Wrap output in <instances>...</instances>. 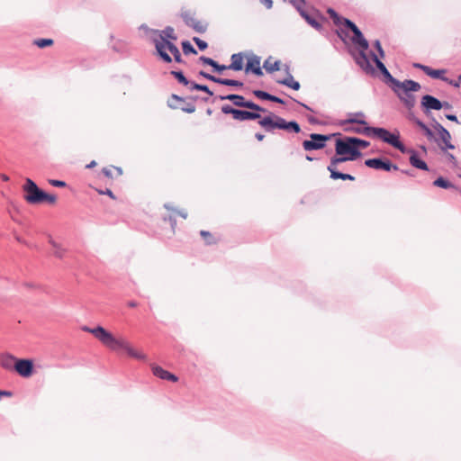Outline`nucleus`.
<instances>
[{"mask_svg":"<svg viewBox=\"0 0 461 461\" xmlns=\"http://www.w3.org/2000/svg\"><path fill=\"white\" fill-rule=\"evenodd\" d=\"M263 68L268 72L273 73L280 69V61L276 60L274 62L270 61V59L265 60Z\"/></svg>","mask_w":461,"mask_h":461,"instance_id":"obj_31","label":"nucleus"},{"mask_svg":"<svg viewBox=\"0 0 461 461\" xmlns=\"http://www.w3.org/2000/svg\"><path fill=\"white\" fill-rule=\"evenodd\" d=\"M307 119L311 124H318L319 123V121L312 116H308Z\"/></svg>","mask_w":461,"mask_h":461,"instance_id":"obj_64","label":"nucleus"},{"mask_svg":"<svg viewBox=\"0 0 461 461\" xmlns=\"http://www.w3.org/2000/svg\"><path fill=\"white\" fill-rule=\"evenodd\" d=\"M182 110L185 113H192L195 111V106L194 104H188L186 107H183Z\"/></svg>","mask_w":461,"mask_h":461,"instance_id":"obj_56","label":"nucleus"},{"mask_svg":"<svg viewBox=\"0 0 461 461\" xmlns=\"http://www.w3.org/2000/svg\"><path fill=\"white\" fill-rule=\"evenodd\" d=\"M168 220L170 224H171V228L173 230V231L175 230V227H176V219L172 216H169L168 218H165V221Z\"/></svg>","mask_w":461,"mask_h":461,"instance_id":"obj_61","label":"nucleus"},{"mask_svg":"<svg viewBox=\"0 0 461 461\" xmlns=\"http://www.w3.org/2000/svg\"><path fill=\"white\" fill-rule=\"evenodd\" d=\"M447 160L454 166V167H456L457 165V160H456V158L451 154V153H447Z\"/></svg>","mask_w":461,"mask_h":461,"instance_id":"obj_52","label":"nucleus"},{"mask_svg":"<svg viewBox=\"0 0 461 461\" xmlns=\"http://www.w3.org/2000/svg\"><path fill=\"white\" fill-rule=\"evenodd\" d=\"M365 165L370 168L377 170L391 171L397 170L398 167L391 163L389 159H382L379 158H369L365 161Z\"/></svg>","mask_w":461,"mask_h":461,"instance_id":"obj_12","label":"nucleus"},{"mask_svg":"<svg viewBox=\"0 0 461 461\" xmlns=\"http://www.w3.org/2000/svg\"><path fill=\"white\" fill-rule=\"evenodd\" d=\"M253 95H254L255 96H257L258 98H259V99H262V100H268V101H270V99H271V95H270L269 93L265 92V91H263V90H254V91H253Z\"/></svg>","mask_w":461,"mask_h":461,"instance_id":"obj_41","label":"nucleus"},{"mask_svg":"<svg viewBox=\"0 0 461 461\" xmlns=\"http://www.w3.org/2000/svg\"><path fill=\"white\" fill-rule=\"evenodd\" d=\"M49 183L55 187H65L67 185L66 182L62 180L50 179Z\"/></svg>","mask_w":461,"mask_h":461,"instance_id":"obj_50","label":"nucleus"},{"mask_svg":"<svg viewBox=\"0 0 461 461\" xmlns=\"http://www.w3.org/2000/svg\"><path fill=\"white\" fill-rule=\"evenodd\" d=\"M364 128H354L351 129L352 131L359 134H364L366 136H373V131H366L367 128H371L370 126L364 125Z\"/></svg>","mask_w":461,"mask_h":461,"instance_id":"obj_45","label":"nucleus"},{"mask_svg":"<svg viewBox=\"0 0 461 461\" xmlns=\"http://www.w3.org/2000/svg\"><path fill=\"white\" fill-rule=\"evenodd\" d=\"M213 69L219 73L222 72L223 70L230 69L229 65H221L218 62L215 63Z\"/></svg>","mask_w":461,"mask_h":461,"instance_id":"obj_51","label":"nucleus"},{"mask_svg":"<svg viewBox=\"0 0 461 461\" xmlns=\"http://www.w3.org/2000/svg\"><path fill=\"white\" fill-rule=\"evenodd\" d=\"M219 84L223 85V86H237V87L243 86V83L241 81L235 80V79H229V78H221V77H220V79H219Z\"/></svg>","mask_w":461,"mask_h":461,"instance_id":"obj_35","label":"nucleus"},{"mask_svg":"<svg viewBox=\"0 0 461 461\" xmlns=\"http://www.w3.org/2000/svg\"><path fill=\"white\" fill-rule=\"evenodd\" d=\"M189 89L191 91H194V90L203 91V92L208 94L209 95H213L212 91H211L210 88L207 86L200 85V84H197V83H194V82H192L191 86L189 87Z\"/></svg>","mask_w":461,"mask_h":461,"instance_id":"obj_36","label":"nucleus"},{"mask_svg":"<svg viewBox=\"0 0 461 461\" xmlns=\"http://www.w3.org/2000/svg\"><path fill=\"white\" fill-rule=\"evenodd\" d=\"M353 137H345L344 139H338L335 144V151L337 155L344 156L349 155V158L357 159L361 156V152L354 144Z\"/></svg>","mask_w":461,"mask_h":461,"instance_id":"obj_5","label":"nucleus"},{"mask_svg":"<svg viewBox=\"0 0 461 461\" xmlns=\"http://www.w3.org/2000/svg\"><path fill=\"white\" fill-rule=\"evenodd\" d=\"M168 220L170 224H171V228L173 230V231L175 230V227H176V219L172 216H169L168 218H165V221Z\"/></svg>","mask_w":461,"mask_h":461,"instance_id":"obj_60","label":"nucleus"},{"mask_svg":"<svg viewBox=\"0 0 461 461\" xmlns=\"http://www.w3.org/2000/svg\"><path fill=\"white\" fill-rule=\"evenodd\" d=\"M421 106L426 110V111H429V110H440L444 107V104L443 103L438 100V98H436L435 96L433 95H425L422 98H421Z\"/></svg>","mask_w":461,"mask_h":461,"instance_id":"obj_16","label":"nucleus"},{"mask_svg":"<svg viewBox=\"0 0 461 461\" xmlns=\"http://www.w3.org/2000/svg\"><path fill=\"white\" fill-rule=\"evenodd\" d=\"M343 24L353 32L351 41L354 45L359 48L357 55L354 56L356 63L366 73H373L375 71L369 59L366 55V50L369 48V43L364 37L359 28L349 19L344 18Z\"/></svg>","mask_w":461,"mask_h":461,"instance_id":"obj_2","label":"nucleus"},{"mask_svg":"<svg viewBox=\"0 0 461 461\" xmlns=\"http://www.w3.org/2000/svg\"><path fill=\"white\" fill-rule=\"evenodd\" d=\"M433 185L443 189H456L458 191L460 190L458 187H456L455 185H453L451 182H449L448 180L445 179L442 176L438 177L433 182Z\"/></svg>","mask_w":461,"mask_h":461,"instance_id":"obj_27","label":"nucleus"},{"mask_svg":"<svg viewBox=\"0 0 461 461\" xmlns=\"http://www.w3.org/2000/svg\"><path fill=\"white\" fill-rule=\"evenodd\" d=\"M152 373L155 376L163 380H168L172 382H176L178 380V378L174 374L169 373L158 366H152Z\"/></svg>","mask_w":461,"mask_h":461,"instance_id":"obj_19","label":"nucleus"},{"mask_svg":"<svg viewBox=\"0 0 461 461\" xmlns=\"http://www.w3.org/2000/svg\"><path fill=\"white\" fill-rule=\"evenodd\" d=\"M374 46L375 48V50H377L378 54H379V59H383L384 57V51L382 48V45H381V42L379 40H376L375 42H374Z\"/></svg>","mask_w":461,"mask_h":461,"instance_id":"obj_47","label":"nucleus"},{"mask_svg":"<svg viewBox=\"0 0 461 461\" xmlns=\"http://www.w3.org/2000/svg\"><path fill=\"white\" fill-rule=\"evenodd\" d=\"M250 72H252L253 74H255L256 76H258V77H261L263 75V71L260 68V65L259 66L256 65L254 69H250Z\"/></svg>","mask_w":461,"mask_h":461,"instance_id":"obj_54","label":"nucleus"},{"mask_svg":"<svg viewBox=\"0 0 461 461\" xmlns=\"http://www.w3.org/2000/svg\"><path fill=\"white\" fill-rule=\"evenodd\" d=\"M366 131H373V136L382 140L384 142L390 144L402 153L407 151L406 147L400 140L399 132L392 133L388 130L380 127L367 128Z\"/></svg>","mask_w":461,"mask_h":461,"instance_id":"obj_4","label":"nucleus"},{"mask_svg":"<svg viewBox=\"0 0 461 461\" xmlns=\"http://www.w3.org/2000/svg\"><path fill=\"white\" fill-rule=\"evenodd\" d=\"M446 118L447 120L451 121V122H455L456 123H459L458 119H457L456 115H455V114H447Z\"/></svg>","mask_w":461,"mask_h":461,"instance_id":"obj_62","label":"nucleus"},{"mask_svg":"<svg viewBox=\"0 0 461 461\" xmlns=\"http://www.w3.org/2000/svg\"><path fill=\"white\" fill-rule=\"evenodd\" d=\"M271 102H275V103H277V104H285V101L280 98V97H277L276 95H271V99H270Z\"/></svg>","mask_w":461,"mask_h":461,"instance_id":"obj_58","label":"nucleus"},{"mask_svg":"<svg viewBox=\"0 0 461 461\" xmlns=\"http://www.w3.org/2000/svg\"><path fill=\"white\" fill-rule=\"evenodd\" d=\"M221 112L224 114H231L233 119L244 122L249 120L260 119L261 115L258 113L249 112L245 110H239L231 107L230 104H224L221 106Z\"/></svg>","mask_w":461,"mask_h":461,"instance_id":"obj_8","label":"nucleus"},{"mask_svg":"<svg viewBox=\"0 0 461 461\" xmlns=\"http://www.w3.org/2000/svg\"><path fill=\"white\" fill-rule=\"evenodd\" d=\"M352 160L353 159L349 158V157H347L346 155L340 156V157H336V156L332 157L330 158V165L328 166L327 169H330V168L336 169L339 163H343L346 161H352Z\"/></svg>","mask_w":461,"mask_h":461,"instance_id":"obj_30","label":"nucleus"},{"mask_svg":"<svg viewBox=\"0 0 461 461\" xmlns=\"http://www.w3.org/2000/svg\"><path fill=\"white\" fill-rule=\"evenodd\" d=\"M200 235L203 238V240H205L206 244L211 245V244L215 243L214 238L212 237V235L209 231H207V230H201L200 231Z\"/></svg>","mask_w":461,"mask_h":461,"instance_id":"obj_39","label":"nucleus"},{"mask_svg":"<svg viewBox=\"0 0 461 461\" xmlns=\"http://www.w3.org/2000/svg\"><path fill=\"white\" fill-rule=\"evenodd\" d=\"M193 41L195 42V44L197 45L198 49L200 50H204L205 49H207L208 47V44L206 41L201 40L200 38L198 37H194L193 38Z\"/></svg>","mask_w":461,"mask_h":461,"instance_id":"obj_46","label":"nucleus"},{"mask_svg":"<svg viewBox=\"0 0 461 461\" xmlns=\"http://www.w3.org/2000/svg\"><path fill=\"white\" fill-rule=\"evenodd\" d=\"M405 153L410 154V164L418 169L428 171L429 167L427 163L419 158L417 152L414 149H407Z\"/></svg>","mask_w":461,"mask_h":461,"instance_id":"obj_17","label":"nucleus"},{"mask_svg":"<svg viewBox=\"0 0 461 461\" xmlns=\"http://www.w3.org/2000/svg\"><path fill=\"white\" fill-rule=\"evenodd\" d=\"M300 15L315 30L321 31L322 26L315 18L311 16L302 6H297Z\"/></svg>","mask_w":461,"mask_h":461,"instance_id":"obj_21","label":"nucleus"},{"mask_svg":"<svg viewBox=\"0 0 461 461\" xmlns=\"http://www.w3.org/2000/svg\"><path fill=\"white\" fill-rule=\"evenodd\" d=\"M348 119L345 120L342 124L347 123H357L361 125H366V122L363 119L365 117V114L362 112L355 113H349Z\"/></svg>","mask_w":461,"mask_h":461,"instance_id":"obj_25","label":"nucleus"},{"mask_svg":"<svg viewBox=\"0 0 461 461\" xmlns=\"http://www.w3.org/2000/svg\"><path fill=\"white\" fill-rule=\"evenodd\" d=\"M98 193L100 194H106V195L110 196L112 199H115V196H114L113 193L110 189L98 190Z\"/></svg>","mask_w":461,"mask_h":461,"instance_id":"obj_53","label":"nucleus"},{"mask_svg":"<svg viewBox=\"0 0 461 461\" xmlns=\"http://www.w3.org/2000/svg\"><path fill=\"white\" fill-rule=\"evenodd\" d=\"M182 49H183V52L185 55L197 54L196 50L193 47V45L188 41H185L182 42Z\"/></svg>","mask_w":461,"mask_h":461,"instance_id":"obj_37","label":"nucleus"},{"mask_svg":"<svg viewBox=\"0 0 461 461\" xmlns=\"http://www.w3.org/2000/svg\"><path fill=\"white\" fill-rule=\"evenodd\" d=\"M391 89L403 105L408 110H411L416 104V96L413 93L420 91L421 86L414 80L405 79L403 81L399 80Z\"/></svg>","mask_w":461,"mask_h":461,"instance_id":"obj_3","label":"nucleus"},{"mask_svg":"<svg viewBox=\"0 0 461 461\" xmlns=\"http://www.w3.org/2000/svg\"><path fill=\"white\" fill-rule=\"evenodd\" d=\"M17 359L9 353H4L0 357V365L5 370L14 369V365Z\"/></svg>","mask_w":461,"mask_h":461,"instance_id":"obj_20","label":"nucleus"},{"mask_svg":"<svg viewBox=\"0 0 461 461\" xmlns=\"http://www.w3.org/2000/svg\"><path fill=\"white\" fill-rule=\"evenodd\" d=\"M171 74L177 79V81L186 86H191L192 82L189 81L182 71H171Z\"/></svg>","mask_w":461,"mask_h":461,"instance_id":"obj_34","label":"nucleus"},{"mask_svg":"<svg viewBox=\"0 0 461 461\" xmlns=\"http://www.w3.org/2000/svg\"><path fill=\"white\" fill-rule=\"evenodd\" d=\"M446 73L445 69H433L430 67L428 68L426 75L435 78V79H440L442 81H447V77H444V74Z\"/></svg>","mask_w":461,"mask_h":461,"instance_id":"obj_28","label":"nucleus"},{"mask_svg":"<svg viewBox=\"0 0 461 461\" xmlns=\"http://www.w3.org/2000/svg\"><path fill=\"white\" fill-rule=\"evenodd\" d=\"M50 243L54 249L53 253H54L55 257L59 258H62L65 256L66 249L51 239L50 240Z\"/></svg>","mask_w":461,"mask_h":461,"instance_id":"obj_32","label":"nucleus"},{"mask_svg":"<svg viewBox=\"0 0 461 461\" xmlns=\"http://www.w3.org/2000/svg\"><path fill=\"white\" fill-rule=\"evenodd\" d=\"M330 172V178L332 179H341L346 180V175L345 173H341L336 169L330 168L328 169Z\"/></svg>","mask_w":461,"mask_h":461,"instance_id":"obj_40","label":"nucleus"},{"mask_svg":"<svg viewBox=\"0 0 461 461\" xmlns=\"http://www.w3.org/2000/svg\"><path fill=\"white\" fill-rule=\"evenodd\" d=\"M256 65H260V58L257 55H252L246 65L245 71L246 73L250 72V69H254Z\"/></svg>","mask_w":461,"mask_h":461,"instance_id":"obj_33","label":"nucleus"},{"mask_svg":"<svg viewBox=\"0 0 461 461\" xmlns=\"http://www.w3.org/2000/svg\"><path fill=\"white\" fill-rule=\"evenodd\" d=\"M34 44L39 48H45L48 46H51L53 44V40L51 39H38L34 41Z\"/></svg>","mask_w":461,"mask_h":461,"instance_id":"obj_38","label":"nucleus"},{"mask_svg":"<svg viewBox=\"0 0 461 461\" xmlns=\"http://www.w3.org/2000/svg\"><path fill=\"white\" fill-rule=\"evenodd\" d=\"M282 117L277 116L274 113H270V115L260 118L258 121V124L267 132H272L275 129L281 130V122Z\"/></svg>","mask_w":461,"mask_h":461,"instance_id":"obj_13","label":"nucleus"},{"mask_svg":"<svg viewBox=\"0 0 461 461\" xmlns=\"http://www.w3.org/2000/svg\"><path fill=\"white\" fill-rule=\"evenodd\" d=\"M167 50L173 55L176 62L181 63L183 61L178 48L172 41H160L157 44V52L158 56L164 62L170 63L172 61V58Z\"/></svg>","mask_w":461,"mask_h":461,"instance_id":"obj_6","label":"nucleus"},{"mask_svg":"<svg viewBox=\"0 0 461 461\" xmlns=\"http://www.w3.org/2000/svg\"><path fill=\"white\" fill-rule=\"evenodd\" d=\"M44 196L42 197V202L46 201L49 203H55L57 201V197L54 194H50L44 192Z\"/></svg>","mask_w":461,"mask_h":461,"instance_id":"obj_49","label":"nucleus"},{"mask_svg":"<svg viewBox=\"0 0 461 461\" xmlns=\"http://www.w3.org/2000/svg\"><path fill=\"white\" fill-rule=\"evenodd\" d=\"M83 330L93 334L103 345L114 352L124 351L127 355L132 358L145 361L147 356L136 350L126 338L123 336H113L111 332L106 330L102 326L95 328L83 327Z\"/></svg>","mask_w":461,"mask_h":461,"instance_id":"obj_1","label":"nucleus"},{"mask_svg":"<svg viewBox=\"0 0 461 461\" xmlns=\"http://www.w3.org/2000/svg\"><path fill=\"white\" fill-rule=\"evenodd\" d=\"M354 141V144L356 145V147H357V149L359 148H366L369 146V142L366 141V140H361V139H358V138H356V137H353V140Z\"/></svg>","mask_w":461,"mask_h":461,"instance_id":"obj_43","label":"nucleus"},{"mask_svg":"<svg viewBox=\"0 0 461 461\" xmlns=\"http://www.w3.org/2000/svg\"><path fill=\"white\" fill-rule=\"evenodd\" d=\"M218 98L220 100L231 101L234 105L239 106V107L246 108V106H247L246 103L248 101H246L245 98L240 95L230 94V95H219Z\"/></svg>","mask_w":461,"mask_h":461,"instance_id":"obj_22","label":"nucleus"},{"mask_svg":"<svg viewBox=\"0 0 461 461\" xmlns=\"http://www.w3.org/2000/svg\"><path fill=\"white\" fill-rule=\"evenodd\" d=\"M199 76H201V77H204V78H206V79H208L210 81H212L214 83L219 84L220 77H215L213 75H211V74H209V73H207L205 71H203V70L200 71L199 72Z\"/></svg>","mask_w":461,"mask_h":461,"instance_id":"obj_42","label":"nucleus"},{"mask_svg":"<svg viewBox=\"0 0 461 461\" xmlns=\"http://www.w3.org/2000/svg\"><path fill=\"white\" fill-rule=\"evenodd\" d=\"M177 37L175 33V30L171 26H167L163 31L159 32V39H154L153 41L155 43V48L157 49V44L160 41H176Z\"/></svg>","mask_w":461,"mask_h":461,"instance_id":"obj_18","label":"nucleus"},{"mask_svg":"<svg viewBox=\"0 0 461 461\" xmlns=\"http://www.w3.org/2000/svg\"><path fill=\"white\" fill-rule=\"evenodd\" d=\"M14 370L23 377H29L33 371V363L30 359H17Z\"/></svg>","mask_w":461,"mask_h":461,"instance_id":"obj_15","label":"nucleus"},{"mask_svg":"<svg viewBox=\"0 0 461 461\" xmlns=\"http://www.w3.org/2000/svg\"><path fill=\"white\" fill-rule=\"evenodd\" d=\"M103 174L106 176V177H109V178H112L113 177V175H112V170L108 167H104L103 170H102Z\"/></svg>","mask_w":461,"mask_h":461,"instance_id":"obj_59","label":"nucleus"},{"mask_svg":"<svg viewBox=\"0 0 461 461\" xmlns=\"http://www.w3.org/2000/svg\"><path fill=\"white\" fill-rule=\"evenodd\" d=\"M200 61L203 62V64L205 65H209L211 67H214L216 61L214 59H212V58H208V57H205V56H201L199 58Z\"/></svg>","mask_w":461,"mask_h":461,"instance_id":"obj_48","label":"nucleus"},{"mask_svg":"<svg viewBox=\"0 0 461 461\" xmlns=\"http://www.w3.org/2000/svg\"><path fill=\"white\" fill-rule=\"evenodd\" d=\"M281 122V130L291 131L295 133H299L301 131L300 125L295 121L286 122L284 118H282Z\"/></svg>","mask_w":461,"mask_h":461,"instance_id":"obj_26","label":"nucleus"},{"mask_svg":"<svg viewBox=\"0 0 461 461\" xmlns=\"http://www.w3.org/2000/svg\"><path fill=\"white\" fill-rule=\"evenodd\" d=\"M371 57L373 61L375 62L377 69L381 72L383 77H384V82L392 88L394 85L399 81L395 77H393L389 70L386 68L385 65L381 61L376 54L371 52Z\"/></svg>","mask_w":461,"mask_h":461,"instance_id":"obj_11","label":"nucleus"},{"mask_svg":"<svg viewBox=\"0 0 461 461\" xmlns=\"http://www.w3.org/2000/svg\"><path fill=\"white\" fill-rule=\"evenodd\" d=\"M276 82L294 90H299L301 87L300 83L294 80V77L290 73H288L286 77H285L284 79H278L276 80Z\"/></svg>","mask_w":461,"mask_h":461,"instance_id":"obj_24","label":"nucleus"},{"mask_svg":"<svg viewBox=\"0 0 461 461\" xmlns=\"http://www.w3.org/2000/svg\"><path fill=\"white\" fill-rule=\"evenodd\" d=\"M230 60L231 63L229 65L230 69L240 71L243 68V56L241 53L232 54Z\"/></svg>","mask_w":461,"mask_h":461,"instance_id":"obj_23","label":"nucleus"},{"mask_svg":"<svg viewBox=\"0 0 461 461\" xmlns=\"http://www.w3.org/2000/svg\"><path fill=\"white\" fill-rule=\"evenodd\" d=\"M23 190L26 193L24 199L31 204H37L42 203L44 191L40 189L38 185L31 178H27L23 185Z\"/></svg>","mask_w":461,"mask_h":461,"instance_id":"obj_7","label":"nucleus"},{"mask_svg":"<svg viewBox=\"0 0 461 461\" xmlns=\"http://www.w3.org/2000/svg\"><path fill=\"white\" fill-rule=\"evenodd\" d=\"M311 140H305L303 142V148L306 151L317 150L325 147L326 141L330 140V135H323L319 133H312Z\"/></svg>","mask_w":461,"mask_h":461,"instance_id":"obj_10","label":"nucleus"},{"mask_svg":"<svg viewBox=\"0 0 461 461\" xmlns=\"http://www.w3.org/2000/svg\"><path fill=\"white\" fill-rule=\"evenodd\" d=\"M413 67L422 70L425 74L427 73V69L429 68V66H426V65H423V64H420V63H414Z\"/></svg>","mask_w":461,"mask_h":461,"instance_id":"obj_57","label":"nucleus"},{"mask_svg":"<svg viewBox=\"0 0 461 461\" xmlns=\"http://www.w3.org/2000/svg\"><path fill=\"white\" fill-rule=\"evenodd\" d=\"M181 17L185 23L194 30L196 32L203 33L207 29V25L202 22L196 20L189 11H184L181 13Z\"/></svg>","mask_w":461,"mask_h":461,"instance_id":"obj_14","label":"nucleus"},{"mask_svg":"<svg viewBox=\"0 0 461 461\" xmlns=\"http://www.w3.org/2000/svg\"><path fill=\"white\" fill-rule=\"evenodd\" d=\"M259 1L267 9H271L273 7L272 0H259Z\"/></svg>","mask_w":461,"mask_h":461,"instance_id":"obj_55","label":"nucleus"},{"mask_svg":"<svg viewBox=\"0 0 461 461\" xmlns=\"http://www.w3.org/2000/svg\"><path fill=\"white\" fill-rule=\"evenodd\" d=\"M414 122L423 131L425 136L429 140H436L433 131L422 121H420V119H414Z\"/></svg>","mask_w":461,"mask_h":461,"instance_id":"obj_29","label":"nucleus"},{"mask_svg":"<svg viewBox=\"0 0 461 461\" xmlns=\"http://www.w3.org/2000/svg\"><path fill=\"white\" fill-rule=\"evenodd\" d=\"M328 14L330 15V17L334 19H339L337 13L331 8L328 10Z\"/></svg>","mask_w":461,"mask_h":461,"instance_id":"obj_63","label":"nucleus"},{"mask_svg":"<svg viewBox=\"0 0 461 461\" xmlns=\"http://www.w3.org/2000/svg\"><path fill=\"white\" fill-rule=\"evenodd\" d=\"M246 104H247L246 108L251 109L253 111L263 112V113L266 112V110L263 107H261L258 104L253 103L252 101L247 102Z\"/></svg>","mask_w":461,"mask_h":461,"instance_id":"obj_44","label":"nucleus"},{"mask_svg":"<svg viewBox=\"0 0 461 461\" xmlns=\"http://www.w3.org/2000/svg\"><path fill=\"white\" fill-rule=\"evenodd\" d=\"M433 127L438 133V139H436L435 141L439 149L443 152H446L447 149H454L455 146L451 143L450 132L438 122H435Z\"/></svg>","mask_w":461,"mask_h":461,"instance_id":"obj_9","label":"nucleus"}]
</instances>
